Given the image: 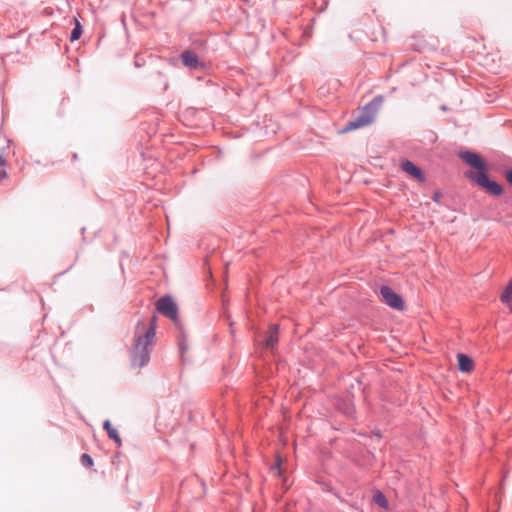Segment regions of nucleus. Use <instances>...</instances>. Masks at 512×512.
<instances>
[{
  "label": "nucleus",
  "instance_id": "nucleus-9",
  "mask_svg": "<svg viewBox=\"0 0 512 512\" xmlns=\"http://www.w3.org/2000/svg\"><path fill=\"white\" fill-rule=\"evenodd\" d=\"M103 428L107 432L108 437L110 439H113L118 446H121V444H122L121 438H120L117 430L114 427H112V425H111L109 420H106L103 423Z\"/></svg>",
  "mask_w": 512,
  "mask_h": 512
},
{
  "label": "nucleus",
  "instance_id": "nucleus-13",
  "mask_svg": "<svg viewBox=\"0 0 512 512\" xmlns=\"http://www.w3.org/2000/svg\"><path fill=\"white\" fill-rule=\"evenodd\" d=\"M6 166H7L6 160L4 159V157L2 155H0V183L4 179H6L8 176L7 171H6Z\"/></svg>",
  "mask_w": 512,
  "mask_h": 512
},
{
  "label": "nucleus",
  "instance_id": "nucleus-1",
  "mask_svg": "<svg viewBox=\"0 0 512 512\" xmlns=\"http://www.w3.org/2000/svg\"><path fill=\"white\" fill-rule=\"evenodd\" d=\"M155 337L156 316L151 318L149 324L138 321L134 333V343L131 348V365L133 367L141 369L148 364Z\"/></svg>",
  "mask_w": 512,
  "mask_h": 512
},
{
  "label": "nucleus",
  "instance_id": "nucleus-10",
  "mask_svg": "<svg viewBox=\"0 0 512 512\" xmlns=\"http://www.w3.org/2000/svg\"><path fill=\"white\" fill-rule=\"evenodd\" d=\"M278 342V328L277 326H271L268 331V336L265 341L267 348H273Z\"/></svg>",
  "mask_w": 512,
  "mask_h": 512
},
{
  "label": "nucleus",
  "instance_id": "nucleus-11",
  "mask_svg": "<svg viewBox=\"0 0 512 512\" xmlns=\"http://www.w3.org/2000/svg\"><path fill=\"white\" fill-rule=\"evenodd\" d=\"M501 301L505 304H508L512 311V281L509 282V284L501 294Z\"/></svg>",
  "mask_w": 512,
  "mask_h": 512
},
{
  "label": "nucleus",
  "instance_id": "nucleus-5",
  "mask_svg": "<svg viewBox=\"0 0 512 512\" xmlns=\"http://www.w3.org/2000/svg\"><path fill=\"white\" fill-rule=\"evenodd\" d=\"M380 295L382 301L391 308L397 310H402L404 308V302L401 296L395 293L390 287L382 286L380 288Z\"/></svg>",
  "mask_w": 512,
  "mask_h": 512
},
{
  "label": "nucleus",
  "instance_id": "nucleus-7",
  "mask_svg": "<svg viewBox=\"0 0 512 512\" xmlns=\"http://www.w3.org/2000/svg\"><path fill=\"white\" fill-rule=\"evenodd\" d=\"M182 63L190 70H196L202 66L198 56L191 50H186L181 54Z\"/></svg>",
  "mask_w": 512,
  "mask_h": 512
},
{
  "label": "nucleus",
  "instance_id": "nucleus-16",
  "mask_svg": "<svg viewBox=\"0 0 512 512\" xmlns=\"http://www.w3.org/2000/svg\"><path fill=\"white\" fill-rule=\"evenodd\" d=\"M506 180L510 185H512V169L508 170L506 172Z\"/></svg>",
  "mask_w": 512,
  "mask_h": 512
},
{
  "label": "nucleus",
  "instance_id": "nucleus-17",
  "mask_svg": "<svg viewBox=\"0 0 512 512\" xmlns=\"http://www.w3.org/2000/svg\"><path fill=\"white\" fill-rule=\"evenodd\" d=\"M180 350H181V353L183 354L184 351H185V347L182 343H180Z\"/></svg>",
  "mask_w": 512,
  "mask_h": 512
},
{
  "label": "nucleus",
  "instance_id": "nucleus-8",
  "mask_svg": "<svg viewBox=\"0 0 512 512\" xmlns=\"http://www.w3.org/2000/svg\"><path fill=\"white\" fill-rule=\"evenodd\" d=\"M458 368L461 372L469 373L474 369L473 359L463 353L457 354Z\"/></svg>",
  "mask_w": 512,
  "mask_h": 512
},
{
  "label": "nucleus",
  "instance_id": "nucleus-15",
  "mask_svg": "<svg viewBox=\"0 0 512 512\" xmlns=\"http://www.w3.org/2000/svg\"><path fill=\"white\" fill-rule=\"evenodd\" d=\"M81 463L82 465L90 468L93 466V459L89 454L84 453L81 456Z\"/></svg>",
  "mask_w": 512,
  "mask_h": 512
},
{
  "label": "nucleus",
  "instance_id": "nucleus-14",
  "mask_svg": "<svg viewBox=\"0 0 512 512\" xmlns=\"http://www.w3.org/2000/svg\"><path fill=\"white\" fill-rule=\"evenodd\" d=\"M81 33H82L81 26H80L79 22H76V26L71 32L70 40L71 41L78 40L81 36Z\"/></svg>",
  "mask_w": 512,
  "mask_h": 512
},
{
  "label": "nucleus",
  "instance_id": "nucleus-12",
  "mask_svg": "<svg viewBox=\"0 0 512 512\" xmlns=\"http://www.w3.org/2000/svg\"><path fill=\"white\" fill-rule=\"evenodd\" d=\"M373 501H374L375 504H377L381 508H387L388 507V501H387L385 495L382 492H380V491H377L374 494Z\"/></svg>",
  "mask_w": 512,
  "mask_h": 512
},
{
  "label": "nucleus",
  "instance_id": "nucleus-6",
  "mask_svg": "<svg viewBox=\"0 0 512 512\" xmlns=\"http://www.w3.org/2000/svg\"><path fill=\"white\" fill-rule=\"evenodd\" d=\"M400 168L410 175L412 178L418 180L419 182H425L426 177L424 172L416 166L412 161L410 160H403L400 164Z\"/></svg>",
  "mask_w": 512,
  "mask_h": 512
},
{
  "label": "nucleus",
  "instance_id": "nucleus-2",
  "mask_svg": "<svg viewBox=\"0 0 512 512\" xmlns=\"http://www.w3.org/2000/svg\"><path fill=\"white\" fill-rule=\"evenodd\" d=\"M460 158L469 166L475 168L477 172H467L466 177L475 182L478 186L485 189L491 195L499 196L502 194L503 189L496 181L491 180L486 174V164L481 157L471 151H464L459 154Z\"/></svg>",
  "mask_w": 512,
  "mask_h": 512
},
{
  "label": "nucleus",
  "instance_id": "nucleus-18",
  "mask_svg": "<svg viewBox=\"0 0 512 512\" xmlns=\"http://www.w3.org/2000/svg\"><path fill=\"white\" fill-rule=\"evenodd\" d=\"M230 330H231V334H234V330L232 328V323H230Z\"/></svg>",
  "mask_w": 512,
  "mask_h": 512
},
{
  "label": "nucleus",
  "instance_id": "nucleus-3",
  "mask_svg": "<svg viewBox=\"0 0 512 512\" xmlns=\"http://www.w3.org/2000/svg\"><path fill=\"white\" fill-rule=\"evenodd\" d=\"M382 103L383 97L381 95L374 97L362 108L360 114L354 120L346 124L344 131H351L370 125L374 121Z\"/></svg>",
  "mask_w": 512,
  "mask_h": 512
},
{
  "label": "nucleus",
  "instance_id": "nucleus-4",
  "mask_svg": "<svg viewBox=\"0 0 512 512\" xmlns=\"http://www.w3.org/2000/svg\"><path fill=\"white\" fill-rule=\"evenodd\" d=\"M156 310L163 316L176 321L178 317V308L171 296H164L157 300Z\"/></svg>",
  "mask_w": 512,
  "mask_h": 512
}]
</instances>
